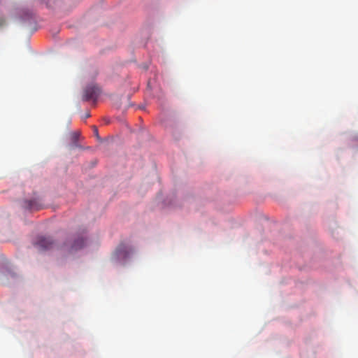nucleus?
<instances>
[{
  "mask_svg": "<svg viewBox=\"0 0 358 358\" xmlns=\"http://www.w3.org/2000/svg\"><path fill=\"white\" fill-rule=\"evenodd\" d=\"M34 245L39 250L44 251L51 249L54 245V242L50 237L40 236L37 237Z\"/></svg>",
  "mask_w": 358,
  "mask_h": 358,
  "instance_id": "nucleus-1",
  "label": "nucleus"
},
{
  "mask_svg": "<svg viewBox=\"0 0 358 358\" xmlns=\"http://www.w3.org/2000/svg\"><path fill=\"white\" fill-rule=\"evenodd\" d=\"M24 207L31 210H37L41 208V205L36 200H29L24 201Z\"/></svg>",
  "mask_w": 358,
  "mask_h": 358,
  "instance_id": "nucleus-5",
  "label": "nucleus"
},
{
  "mask_svg": "<svg viewBox=\"0 0 358 358\" xmlns=\"http://www.w3.org/2000/svg\"><path fill=\"white\" fill-rule=\"evenodd\" d=\"M90 116V113H87L85 115V118H87Z\"/></svg>",
  "mask_w": 358,
  "mask_h": 358,
  "instance_id": "nucleus-8",
  "label": "nucleus"
},
{
  "mask_svg": "<svg viewBox=\"0 0 358 358\" xmlns=\"http://www.w3.org/2000/svg\"><path fill=\"white\" fill-rule=\"evenodd\" d=\"M80 136V133L78 131H73L70 134V138L73 144V146L77 147L78 146V141Z\"/></svg>",
  "mask_w": 358,
  "mask_h": 358,
  "instance_id": "nucleus-6",
  "label": "nucleus"
},
{
  "mask_svg": "<svg viewBox=\"0 0 358 358\" xmlns=\"http://www.w3.org/2000/svg\"><path fill=\"white\" fill-rule=\"evenodd\" d=\"M131 252L132 250L131 248H129L126 244L121 243L116 248L115 255L118 259H124L127 258Z\"/></svg>",
  "mask_w": 358,
  "mask_h": 358,
  "instance_id": "nucleus-3",
  "label": "nucleus"
},
{
  "mask_svg": "<svg viewBox=\"0 0 358 358\" xmlns=\"http://www.w3.org/2000/svg\"><path fill=\"white\" fill-rule=\"evenodd\" d=\"M86 241L83 237H78L75 239L72 246V250H78L83 248L85 245Z\"/></svg>",
  "mask_w": 358,
  "mask_h": 358,
  "instance_id": "nucleus-4",
  "label": "nucleus"
},
{
  "mask_svg": "<svg viewBox=\"0 0 358 358\" xmlns=\"http://www.w3.org/2000/svg\"><path fill=\"white\" fill-rule=\"evenodd\" d=\"M100 91L98 87L95 85H89L85 87L83 92V100L84 101H96Z\"/></svg>",
  "mask_w": 358,
  "mask_h": 358,
  "instance_id": "nucleus-2",
  "label": "nucleus"
},
{
  "mask_svg": "<svg viewBox=\"0 0 358 358\" xmlns=\"http://www.w3.org/2000/svg\"><path fill=\"white\" fill-rule=\"evenodd\" d=\"M93 131H94V134L96 136V137L98 139H100V137H99V133H98V129H97V127L96 126H93Z\"/></svg>",
  "mask_w": 358,
  "mask_h": 358,
  "instance_id": "nucleus-7",
  "label": "nucleus"
}]
</instances>
